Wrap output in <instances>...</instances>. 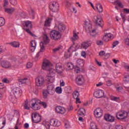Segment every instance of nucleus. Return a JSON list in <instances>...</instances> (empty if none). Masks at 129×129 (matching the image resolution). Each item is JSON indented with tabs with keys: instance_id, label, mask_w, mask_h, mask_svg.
Here are the masks:
<instances>
[{
	"instance_id": "obj_1",
	"label": "nucleus",
	"mask_w": 129,
	"mask_h": 129,
	"mask_svg": "<svg viewBox=\"0 0 129 129\" xmlns=\"http://www.w3.org/2000/svg\"><path fill=\"white\" fill-rule=\"evenodd\" d=\"M51 66V62L50 61L47 59H44L42 64V69L43 70H47L48 71V75L46 79L47 81L50 83H53L55 80V77H54V74L52 72L53 69L50 68Z\"/></svg>"
},
{
	"instance_id": "obj_2",
	"label": "nucleus",
	"mask_w": 129,
	"mask_h": 129,
	"mask_svg": "<svg viewBox=\"0 0 129 129\" xmlns=\"http://www.w3.org/2000/svg\"><path fill=\"white\" fill-rule=\"evenodd\" d=\"M16 58L9 59L8 60H3L1 62V66L6 69H11L14 68L16 66Z\"/></svg>"
},
{
	"instance_id": "obj_3",
	"label": "nucleus",
	"mask_w": 129,
	"mask_h": 129,
	"mask_svg": "<svg viewBox=\"0 0 129 129\" xmlns=\"http://www.w3.org/2000/svg\"><path fill=\"white\" fill-rule=\"evenodd\" d=\"M49 36L51 40L54 41H59V40L61 39V37H62L61 33L55 30L50 31Z\"/></svg>"
},
{
	"instance_id": "obj_4",
	"label": "nucleus",
	"mask_w": 129,
	"mask_h": 129,
	"mask_svg": "<svg viewBox=\"0 0 129 129\" xmlns=\"http://www.w3.org/2000/svg\"><path fill=\"white\" fill-rule=\"evenodd\" d=\"M79 37L78 35H77V33H74V35L73 37L71 38V41H72L73 44V45L69 48L68 50V52H70L71 50H72V52H74V49L75 50H76V48H77V45H75V42L74 41H76L78 39Z\"/></svg>"
},
{
	"instance_id": "obj_5",
	"label": "nucleus",
	"mask_w": 129,
	"mask_h": 129,
	"mask_svg": "<svg viewBox=\"0 0 129 129\" xmlns=\"http://www.w3.org/2000/svg\"><path fill=\"white\" fill-rule=\"evenodd\" d=\"M31 117L32 122H34V123H39V122H40V121H41V120L42 119L40 114L37 112L32 113L31 115Z\"/></svg>"
},
{
	"instance_id": "obj_6",
	"label": "nucleus",
	"mask_w": 129,
	"mask_h": 129,
	"mask_svg": "<svg viewBox=\"0 0 129 129\" xmlns=\"http://www.w3.org/2000/svg\"><path fill=\"white\" fill-rule=\"evenodd\" d=\"M49 41L50 40H49V37L47 34H44L43 36V42H41L40 43V52H43L44 50H45V45L48 44Z\"/></svg>"
},
{
	"instance_id": "obj_7",
	"label": "nucleus",
	"mask_w": 129,
	"mask_h": 129,
	"mask_svg": "<svg viewBox=\"0 0 129 129\" xmlns=\"http://www.w3.org/2000/svg\"><path fill=\"white\" fill-rule=\"evenodd\" d=\"M128 115V113L127 112L122 110L117 112L116 117L117 119H125Z\"/></svg>"
},
{
	"instance_id": "obj_8",
	"label": "nucleus",
	"mask_w": 129,
	"mask_h": 129,
	"mask_svg": "<svg viewBox=\"0 0 129 129\" xmlns=\"http://www.w3.org/2000/svg\"><path fill=\"white\" fill-rule=\"evenodd\" d=\"M49 9L53 13H57L59 10V4L56 2H51L49 4Z\"/></svg>"
},
{
	"instance_id": "obj_9",
	"label": "nucleus",
	"mask_w": 129,
	"mask_h": 129,
	"mask_svg": "<svg viewBox=\"0 0 129 129\" xmlns=\"http://www.w3.org/2000/svg\"><path fill=\"white\" fill-rule=\"evenodd\" d=\"M33 100L34 101V102L31 104L32 106V108L34 110H38V109L41 108V101L39 100H36L35 99Z\"/></svg>"
},
{
	"instance_id": "obj_10",
	"label": "nucleus",
	"mask_w": 129,
	"mask_h": 129,
	"mask_svg": "<svg viewBox=\"0 0 129 129\" xmlns=\"http://www.w3.org/2000/svg\"><path fill=\"white\" fill-rule=\"evenodd\" d=\"M11 92L15 97H19V96H21L22 90H21V89L19 87H15L12 90Z\"/></svg>"
},
{
	"instance_id": "obj_11",
	"label": "nucleus",
	"mask_w": 129,
	"mask_h": 129,
	"mask_svg": "<svg viewBox=\"0 0 129 129\" xmlns=\"http://www.w3.org/2000/svg\"><path fill=\"white\" fill-rule=\"evenodd\" d=\"M35 83L37 86H42L45 83V80L43 77H38L35 80Z\"/></svg>"
},
{
	"instance_id": "obj_12",
	"label": "nucleus",
	"mask_w": 129,
	"mask_h": 129,
	"mask_svg": "<svg viewBox=\"0 0 129 129\" xmlns=\"http://www.w3.org/2000/svg\"><path fill=\"white\" fill-rule=\"evenodd\" d=\"M94 115L97 118H99V117H101L102 115H103V111L100 108H97L94 111Z\"/></svg>"
},
{
	"instance_id": "obj_13",
	"label": "nucleus",
	"mask_w": 129,
	"mask_h": 129,
	"mask_svg": "<svg viewBox=\"0 0 129 129\" xmlns=\"http://www.w3.org/2000/svg\"><path fill=\"white\" fill-rule=\"evenodd\" d=\"M84 77L82 75H79L76 79V82L78 85H82L84 83Z\"/></svg>"
},
{
	"instance_id": "obj_14",
	"label": "nucleus",
	"mask_w": 129,
	"mask_h": 129,
	"mask_svg": "<svg viewBox=\"0 0 129 129\" xmlns=\"http://www.w3.org/2000/svg\"><path fill=\"white\" fill-rule=\"evenodd\" d=\"M94 95L96 98H101L104 96V92L102 90H98L94 93Z\"/></svg>"
},
{
	"instance_id": "obj_15",
	"label": "nucleus",
	"mask_w": 129,
	"mask_h": 129,
	"mask_svg": "<svg viewBox=\"0 0 129 129\" xmlns=\"http://www.w3.org/2000/svg\"><path fill=\"white\" fill-rule=\"evenodd\" d=\"M55 110L57 113H59L60 114H64V113L66 112V109L65 108L61 106H56L55 108Z\"/></svg>"
},
{
	"instance_id": "obj_16",
	"label": "nucleus",
	"mask_w": 129,
	"mask_h": 129,
	"mask_svg": "<svg viewBox=\"0 0 129 129\" xmlns=\"http://www.w3.org/2000/svg\"><path fill=\"white\" fill-rule=\"evenodd\" d=\"M104 118L106 121H109V122L114 121V117L109 114H105Z\"/></svg>"
},
{
	"instance_id": "obj_17",
	"label": "nucleus",
	"mask_w": 129,
	"mask_h": 129,
	"mask_svg": "<svg viewBox=\"0 0 129 129\" xmlns=\"http://www.w3.org/2000/svg\"><path fill=\"white\" fill-rule=\"evenodd\" d=\"M50 125L52 126H60L61 125V122L55 119H51L50 121Z\"/></svg>"
},
{
	"instance_id": "obj_18",
	"label": "nucleus",
	"mask_w": 129,
	"mask_h": 129,
	"mask_svg": "<svg viewBox=\"0 0 129 129\" xmlns=\"http://www.w3.org/2000/svg\"><path fill=\"white\" fill-rule=\"evenodd\" d=\"M55 69L56 72L58 74H61L62 72H63V67H62V64L60 63H57L55 65Z\"/></svg>"
},
{
	"instance_id": "obj_19",
	"label": "nucleus",
	"mask_w": 129,
	"mask_h": 129,
	"mask_svg": "<svg viewBox=\"0 0 129 129\" xmlns=\"http://www.w3.org/2000/svg\"><path fill=\"white\" fill-rule=\"evenodd\" d=\"M95 24L97 26H99V27H102V19H101V17L96 16L95 17Z\"/></svg>"
},
{
	"instance_id": "obj_20",
	"label": "nucleus",
	"mask_w": 129,
	"mask_h": 129,
	"mask_svg": "<svg viewBox=\"0 0 129 129\" xmlns=\"http://www.w3.org/2000/svg\"><path fill=\"white\" fill-rule=\"evenodd\" d=\"M57 29L59 32H64L65 29H66V26L64 24L59 23L57 25Z\"/></svg>"
},
{
	"instance_id": "obj_21",
	"label": "nucleus",
	"mask_w": 129,
	"mask_h": 129,
	"mask_svg": "<svg viewBox=\"0 0 129 129\" xmlns=\"http://www.w3.org/2000/svg\"><path fill=\"white\" fill-rule=\"evenodd\" d=\"M46 91H47L49 94H53L54 92V85H48L47 87Z\"/></svg>"
},
{
	"instance_id": "obj_22",
	"label": "nucleus",
	"mask_w": 129,
	"mask_h": 129,
	"mask_svg": "<svg viewBox=\"0 0 129 129\" xmlns=\"http://www.w3.org/2000/svg\"><path fill=\"white\" fill-rule=\"evenodd\" d=\"M6 125V118L1 117H0V129H3Z\"/></svg>"
},
{
	"instance_id": "obj_23",
	"label": "nucleus",
	"mask_w": 129,
	"mask_h": 129,
	"mask_svg": "<svg viewBox=\"0 0 129 129\" xmlns=\"http://www.w3.org/2000/svg\"><path fill=\"white\" fill-rule=\"evenodd\" d=\"M84 27L87 31H89V32H90V30H91V28H92V25H91V24H90V21L85 22Z\"/></svg>"
},
{
	"instance_id": "obj_24",
	"label": "nucleus",
	"mask_w": 129,
	"mask_h": 129,
	"mask_svg": "<svg viewBox=\"0 0 129 129\" xmlns=\"http://www.w3.org/2000/svg\"><path fill=\"white\" fill-rule=\"evenodd\" d=\"M73 98H74V99H76L77 102H79L80 99H79V92H78V91H75L73 93Z\"/></svg>"
},
{
	"instance_id": "obj_25",
	"label": "nucleus",
	"mask_w": 129,
	"mask_h": 129,
	"mask_svg": "<svg viewBox=\"0 0 129 129\" xmlns=\"http://www.w3.org/2000/svg\"><path fill=\"white\" fill-rule=\"evenodd\" d=\"M111 38V34L107 33L103 37V41H104V42H108V41L110 40Z\"/></svg>"
},
{
	"instance_id": "obj_26",
	"label": "nucleus",
	"mask_w": 129,
	"mask_h": 129,
	"mask_svg": "<svg viewBox=\"0 0 129 129\" xmlns=\"http://www.w3.org/2000/svg\"><path fill=\"white\" fill-rule=\"evenodd\" d=\"M90 45V44L88 41H85L81 44V48L82 49H85L86 50Z\"/></svg>"
},
{
	"instance_id": "obj_27",
	"label": "nucleus",
	"mask_w": 129,
	"mask_h": 129,
	"mask_svg": "<svg viewBox=\"0 0 129 129\" xmlns=\"http://www.w3.org/2000/svg\"><path fill=\"white\" fill-rule=\"evenodd\" d=\"M10 45H12L14 48H19L20 47V42L19 41H13L10 43Z\"/></svg>"
},
{
	"instance_id": "obj_28",
	"label": "nucleus",
	"mask_w": 129,
	"mask_h": 129,
	"mask_svg": "<svg viewBox=\"0 0 129 129\" xmlns=\"http://www.w3.org/2000/svg\"><path fill=\"white\" fill-rule=\"evenodd\" d=\"M96 8L98 12V13H102L103 12V8H102V5L100 4H96Z\"/></svg>"
},
{
	"instance_id": "obj_29",
	"label": "nucleus",
	"mask_w": 129,
	"mask_h": 129,
	"mask_svg": "<svg viewBox=\"0 0 129 129\" xmlns=\"http://www.w3.org/2000/svg\"><path fill=\"white\" fill-rule=\"evenodd\" d=\"M85 109L84 108H80L78 111V114L81 115V116H84L85 115Z\"/></svg>"
},
{
	"instance_id": "obj_30",
	"label": "nucleus",
	"mask_w": 129,
	"mask_h": 129,
	"mask_svg": "<svg viewBox=\"0 0 129 129\" xmlns=\"http://www.w3.org/2000/svg\"><path fill=\"white\" fill-rule=\"evenodd\" d=\"M25 26L28 29H32L33 27V25L32 24V22L29 21H26L25 22Z\"/></svg>"
},
{
	"instance_id": "obj_31",
	"label": "nucleus",
	"mask_w": 129,
	"mask_h": 129,
	"mask_svg": "<svg viewBox=\"0 0 129 129\" xmlns=\"http://www.w3.org/2000/svg\"><path fill=\"white\" fill-rule=\"evenodd\" d=\"M50 24H51V19L48 18L44 22V27H50Z\"/></svg>"
},
{
	"instance_id": "obj_32",
	"label": "nucleus",
	"mask_w": 129,
	"mask_h": 129,
	"mask_svg": "<svg viewBox=\"0 0 129 129\" xmlns=\"http://www.w3.org/2000/svg\"><path fill=\"white\" fill-rule=\"evenodd\" d=\"M27 80L28 78H25L24 79L19 80V84H26Z\"/></svg>"
},
{
	"instance_id": "obj_33",
	"label": "nucleus",
	"mask_w": 129,
	"mask_h": 129,
	"mask_svg": "<svg viewBox=\"0 0 129 129\" xmlns=\"http://www.w3.org/2000/svg\"><path fill=\"white\" fill-rule=\"evenodd\" d=\"M6 24V21L3 17H0V27H3Z\"/></svg>"
},
{
	"instance_id": "obj_34",
	"label": "nucleus",
	"mask_w": 129,
	"mask_h": 129,
	"mask_svg": "<svg viewBox=\"0 0 129 129\" xmlns=\"http://www.w3.org/2000/svg\"><path fill=\"white\" fill-rule=\"evenodd\" d=\"M14 11H15V9L14 8L5 9L6 13H8V14H13Z\"/></svg>"
},
{
	"instance_id": "obj_35",
	"label": "nucleus",
	"mask_w": 129,
	"mask_h": 129,
	"mask_svg": "<svg viewBox=\"0 0 129 129\" xmlns=\"http://www.w3.org/2000/svg\"><path fill=\"white\" fill-rule=\"evenodd\" d=\"M99 56H105V57H106V56L107 57H109V53H107L106 54H105V52H104V51L102 50L99 53Z\"/></svg>"
},
{
	"instance_id": "obj_36",
	"label": "nucleus",
	"mask_w": 129,
	"mask_h": 129,
	"mask_svg": "<svg viewBox=\"0 0 129 129\" xmlns=\"http://www.w3.org/2000/svg\"><path fill=\"white\" fill-rule=\"evenodd\" d=\"M91 36L92 37H95L97 35V32H96V29H93L92 32L90 33Z\"/></svg>"
},
{
	"instance_id": "obj_37",
	"label": "nucleus",
	"mask_w": 129,
	"mask_h": 129,
	"mask_svg": "<svg viewBox=\"0 0 129 129\" xmlns=\"http://www.w3.org/2000/svg\"><path fill=\"white\" fill-rule=\"evenodd\" d=\"M55 91L56 93L61 94V93H62V88H61L60 87H57L56 88Z\"/></svg>"
},
{
	"instance_id": "obj_38",
	"label": "nucleus",
	"mask_w": 129,
	"mask_h": 129,
	"mask_svg": "<svg viewBox=\"0 0 129 129\" xmlns=\"http://www.w3.org/2000/svg\"><path fill=\"white\" fill-rule=\"evenodd\" d=\"M90 126H91V128L97 129V126L94 122H91L90 123Z\"/></svg>"
},
{
	"instance_id": "obj_39",
	"label": "nucleus",
	"mask_w": 129,
	"mask_h": 129,
	"mask_svg": "<svg viewBox=\"0 0 129 129\" xmlns=\"http://www.w3.org/2000/svg\"><path fill=\"white\" fill-rule=\"evenodd\" d=\"M24 109H27V110H30V107L28 106V101H26L24 106Z\"/></svg>"
},
{
	"instance_id": "obj_40",
	"label": "nucleus",
	"mask_w": 129,
	"mask_h": 129,
	"mask_svg": "<svg viewBox=\"0 0 129 129\" xmlns=\"http://www.w3.org/2000/svg\"><path fill=\"white\" fill-rule=\"evenodd\" d=\"M37 46V42L35 40H32L31 41V47H34L36 48Z\"/></svg>"
},
{
	"instance_id": "obj_41",
	"label": "nucleus",
	"mask_w": 129,
	"mask_h": 129,
	"mask_svg": "<svg viewBox=\"0 0 129 129\" xmlns=\"http://www.w3.org/2000/svg\"><path fill=\"white\" fill-rule=\"evenodd\" d=\"M111 100H113V101H117L118 100H119V98L114 96H111L110 97Z\"/></svg>"
},
{
	"instance_id": "obj_42",
	"label": "nucleus",
	"mask_w": 129,
	"mask_h": 129,
	"mask_svg": "<svg viewBox=\"0 0 129 129\" xmlns=\"http://www.w3.org/2000/svg\"><path fill=\"white\" fill-rule=\"evenodd\" d=\"M64 127L66 128H69V127H70V124L69 123V121H67L64 122Z\"/></svg>"
},
{
	"instance_id": "obj_43",
	"label": "nucleus",
	"mask_w": 129,
	"mask_h": 129,
	"mask_svg": "<svg viewBox=\"0 0 129 129\" xmlns=\"http://www.w3.org/2000/svg\"><path fill=\"white\" fill-rule=\"evenodd\" d=\"M67 67H68V68H70V69H72L73 68H74V66L73 65V64H72V62H69L68 63Z\"/></svg>"
},
{
	"instance_id": "obj_44",
	"label": "nucleus",
	"mask_w": 129,
	"mask_h": 129,
	"mask_svg": "<svg viewBox=\"0 0 129 129\" xmlns=\"http://www.w3.org/2000/svg\"><path fill=\"white\" fill-rule=\"evenodd\" d=\"M43 94L44 98H47L48 95L49 94L48 93V91L45 90L43 92Z\"/></svg>"
},
{
	"instance_id": "obj_45",
	"label": "nucleus",
	"mask_w": 129,
	"mask_h": 129,
	"mask_svg": "<svg viewBox=\"0 0 129 129\" xmlns=\"http://www.w3.org/2000/svg\"><path fill=\"white\" fill-rule=\"evenodd\" d=\"M30 16H32L33 19L35 17V11L33 9H31L29 12Z\"/></svg>"
},
{
	"instance_id": "obj_46",
	"label": "nucleus",
	"mask_w": 129,
	"mask_h": 129,
	"mask_svg": "<svg viewBox=\"0 0 129 129\" xmlns=\"http://www.w3.org/2000/svg\"><path fill=\"white\" fill-rule=\"evenodd\" d=\"M77 63L79 64V65H83L84 60L83 59H78L77 61Z\"/></svg>"
},
{
	"instance_id": "obj_47",
	"label": "nucleus",
	"mask_w": 129,
	"mask_h": 129,
	"mask_svg": "<svg viewBox=\"0 0 129 129\" xmlns=\"http://www.w3.org/2000/svg\"><path fill=\"white\" fill-rule=\"evenodd\" d=\"M44 125H45L46 128L50 129V125H51V124H50V122H46Z\"/></svg>"
},
{
	"instance_id": "obj_48",
	"label": "nucleus",
	"mask_w": 129,
	"mask_h": 129,
	"mask_svg": "<svg viewBox=\"0 0 129 129\" xmlns=\"http://www.w3.org/2000/svg\"><path fill=\"white\" fill-rule=\"evenodd\" d=\"M123 80L125 82H129V75L125 76Z\"/></svg>"
},
{
	"instance_id": "obj_49",
	"label": "nucleus",
	"mask_w": 129,
	"mask_h": 129,
	"mask_svg": "<svg viewBox=\"0 0 129 129\" xmlns=\"http://www.w3.org/2000/svg\"><path fill=\"white\" fill-rule=\"evenodd\" d=\"M118 44H119V42H118V41L113 42L112 44V47L114 48V47H116L117 45H118Z\"/></svg>"
},
{
	"instance_id": "obj_50",
	"label": "nucleus",
	"mask_w": 129,
	"mask_h": 129,
	"mask_svg": "<svg viewBox=\"0 0 129 129\" xmlns=\"http://www.w3.org/2000/svg\"><path fill=\"white\" fill-rule=\"evenodd\" d=\"M66 8H70V7H71V3H70L69 1H66Z\"/></svg>"
},
{
	"instance_id": "obj_51",
	"label": "nucleus",
	"mask_w": 129,
	"mask_h": 129,
	"mask_svg": "<svg viewBox=\"0 0 129 129\" xmlns=\"http://www.w3.org/2000/svg\"><path fill=\"white\" fill-rule=\"evenodd\" d=\"M115 4H116V5H118V7H119V8H122V4H121L119 1H116L115 2Z\"/></svg>"
},
{
	"instance_id": "obj_52",
	"label": "nucleus",
	"mask_w": 129,
	"mask_h": 129,
	"mask_svg": "<svg viewBox=\"0 0 129 129\" xmlns=\"http://www.w3.org/2000/svg\"><path fill=\"white\" fill-rule=\"evenodd\" d=\"M26 31L27 32V33H28L29 34H30L31 35V36H32V37H34L35 35H34V34H33V33H32V32H31V31L30 30V29H27L26 30Z\"/></svg>"
},
{
	"instance_id": "obj_53",
	"label": "nucleus",
	"mask_w": 129,
	"mask_h": 129,
	"mask_svg": "<svg viewBox=\"0 0 129 129\" xmlns=\"http://www.w3.org/2000/svg\"><path fill=\"white\" fill-rule=\"evenodd\" d=\"M42 105L43 106L44 108H46L47 107V103L45 102H41L40 101V105Z\"/></svg>"
},
{
	"instance_id": "obj_54",
	"label": "nucleus",
	"mask_w": 129,
	"mask_h": 129,
	"mask_svg": "<svg viewBox=\"0 0 129 129\" xmlns=\"http://www.w3.org/2000/svg\"><path fill=\"white\" fill-rule=\"evenodd\" d=\"M33 67V63L32 62H28L27 64V68H32V67Z\"/></svg>"
},
{
	"instance_id": "obj_55",
	"label": "nucleus",
	"mask_w": 129,
	"mask_h": 129,
	"mask_svg": "<svg viewBox=\"0 0 129 129\" xmlns=\"http://www.w3.org/2000/svg\"><path fill=\"white\" fill-rule=\"evenodd\" d=\"M10 3L12 4V5H13L14 6L17 5V1L16 0H10Z\"/></svg>"
},
{
	"instance_id": "obj_56",
	"label": "nucleus",
	"mask_w": 129,
	"mask_h": 129,
	"mask_svg": "<svg viewBox=\"0 0 129 129\" xmlns=\"http://www.w3.org/2000/svg\"><path fill=\"white\" fill-rule=\"evenodd\" d=\"M97 44L99 45H103V41L102 40H98L97 41Z\"/></svg>"
},
{
	"instance_id": "obj_57",
	"label": "nucleus",
	"mask_w": 129,
	"mask_h": 129,
	"mask_svg": "<svg viewBox=\"0 0 129 129\" xmlns=\"http://www.w3.org/2000/svg\"><path fill=\"white\" fill-rule=\"evenodd\" d=\"M124 42L126 45H127V46H129V38H126L124 40Z\"/></svg>"
},
{
	"instance_id": "obj_58",
	"label": "nucleus",
	"mask_w": 129,
	"mask_h": 129,
	"mask_svg": "<svg viewBox=\"0 0 129 129\" xmlns=\"http://www.w3.org/2000/svg\"><path fill=\"white\" fill-rule=\"evenodd\" d=\"M106 83L107 86H111V85H112V83H111V81L110 80L107 81Z\"/></svg>"
},
{
	"instance_id": "obj_59",
	"label": "nucleus",
	"mask_w": 129,
	"mask_h": 129,
	"mask_svg": "<svg viewBox=\"0 0 129 129\" xmlns=\"http://www.w3.org/2000/svg\"><path fill=\"white\" fill-rule=\"evenodd\" d=\"M115 129H122V126L120 125H117L115 126Z\"/></svg>"
},
{
	"instance_id": "obj_60",
	"label": "nucleus",
	"mask_w": 129,
	"mask_h": 129,
	"mask_svg": "<svg viewBox=\"0 0 129 129\" xmlns=\"http://www.w3.org/2000/svg\"><path fill=\"white\" fill-rule=\"evenodd\" d=\"M3 82H4V83H9V80H8V79L7 78H4L3 80Z\"/></svg>"
},
{
	"instance_id": "obj_61",
	"label": "nucleus",
	"mask_w": 129,
	"mask_h": 129,
	"mask_svg": "<svg viewBox=\"0 0 129 129\" xmlns=\"http://www.w3.org/2000/svg\"><path fill=\"white\" fill-rule=\"evenodd\" d=\"M9 5V2L7 0H5L4 7H7Z\"/></svg>"
},
{
	"instance_id": "obj_62",
	"label": "nucleus",
	"mask_w": 129,
	"mask_h": 129,
	"mask_svg": "<svg viewBox=\"0 0 129 129\" xmlns=\"http://www.w3.org/2000/svg\"><path fill=\"white\" fill-rule=\"evenodd\" d=\"M60 49H61L60 47H57L56 48H54L53 51V52H57V51H59L60 50Z\"/></svg>"
},
{
	"instance_id": "obj_63",
	"label": "nucleus",
	"mask_w": 129,
	"mask_h": 129,
	"mask_svg": "<svg viewBox=\"0 0 129 129\" xmlns=\"http://www.w3.org/2000/svg\"><path fill=\"white\" fill-rule=\"evenodd\" d=\"M29 123H26L24 124V128L28 129V128H29Z\"/></svg>"
},
{
	"instance_id": "obj_64",
	"label": "nucleus",
	"mask_w": 129,
	"mask_h": 129,
	"mask_svg": "<svg viewBox=\"0 0 129 129\" xmlns=\"http://www.w3.org/2000/svg\"><path fill=\"white\" fill-rule=\"evenodd\" d=\"M116 88L117 91L119 92L122 89V87H117Z\"/></svg>"
}]
</instances>
